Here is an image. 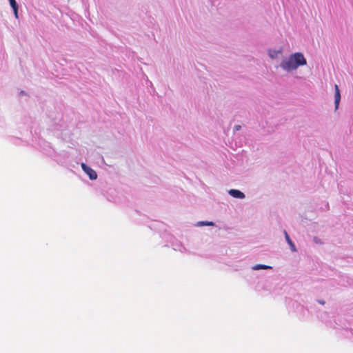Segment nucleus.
<instances>
[{
  "mask_svg": "<svg viewBox=\"0 0 353 353\" xmlns=\"http://www.w3.org/2000/svg\"><path fill=\"white\" fill-rule=\"evenodd\" d=\"M291 56L295 70L307 64V60L302 52H294L291 54Z\"/></svg>",
  "mask_w": 353,
  "mask_h": 353,
  "instance_id": "1",
  "label": "nucleus"
},
{
  "mask_svg": "<svg viewBox=\"0 0 353 353\" xmlns=\"http://www.w3.org/2000/svg\"><path fill=\"white\" fill-rule=\"evenodd\" d=\"M279 67L286 72H292L293 71H295L291 54L282 59L279 64Z\"/></svg>",
  "mask_w": 353,
  "mask_h": 353,
  "instance_id": "2",
  "label": "nucleus"
},
{
  "mask_svg": "<svg viewBox=\"0 0 353 353\" xmlns=\"http://www.w3.org/2000/svg\"><path fill=\"white\" fill-rule=\"evenodd\" d=\"M18 8H19V7H17V8H12V10H13V12H14V17H15L16 19H19Z\"/></svg>",
  "mask_w": 353,
  "mask_h": 353,
  "instance_id": "12",
  "label": "nucleus"
},
{
  "mask_svg": "<svg viewBox=\"0 0 353 353\" xmlns=\"http://www.w3.org/2000/svg\"><path fill=\"white\" fill-rule=\"evenodd\" d=\"M8 1L10 2V5L12 7V8H14L19 7L18 4H17V3L16 2L15 0H8Z\"/></svg>",
  "mask_w": 353,
  "mask_h": 353,
  "instance_id": "10",
  "label": "nucleus"
},
{
  "mask_svg": "<svg viewBox=\"0 0 353 353\" xmlns=\"http://www.w3.org/2000/svg\"><path fill=\"white\" fill-rule=\"evenodd\" d=\"M319 303L320 304H322V305H324V304H325V301H324L323 300H320V301H319Z\"/></svg>",
  "mask_w": 353,
  "mask_h": 353,
  "instance_id": "13",
  "label": "nucleus"
},
{
  "mask_svg": "<svg viewBox=\"0 0 353 353\" xmlns=\"http://www.w3.org/2000/svg\"><path fill=\"white\" fill-rule=\"evenodd\" d=\"M313 241L316 244H319V245H321L323 244V241H321V239H320L319 237L317 236H314L313 238Z\"/></svg>",
  "mask_w": 353,
  "mask_h": 353,
  "instance_id": "11",
  "label": "nucleus"
},
{
  "mask_svg": "<svg viewBox=\"0 0 353 353\" xmlns=\"http://www.w3.org/2000/svg\"><path fill=\"white\" fill-rule=\"evenodd\" d=\"M240 128H241V126H240V125H236V126H235V129H236V130H240Z\"/></svg>",
  "mask_w": 353,
  "mask_h": 353,
  "instance_id": "14",
  "label": "nucleus"
},
{
  "mask_svg": "<svg viewBox=\"0 0 353 353\" xmlns=\"http://www.w3.org/2000/svg\"><path fill=\"white\" fill-rule=\"evenodd\" d=\"M228 194L236 199H243L245 198V195L243 192L239 190L230 189L228 190Z\"/></svg>",
  "mask_w": 353,
  "mask_h": 353,
  "instance_id": "4",
  "label": "nucleus"
},
{
  "mask_svg": "<svg viewBox=\"0 0 353 353\" xmlns=\"http://www.w3.org/2000/svg\"><path fill=\"white\" fill-rule=\"evenodd\" d=\"M196 226H205V225H208V226H214V223L212 222V221H199L196 223Z\"/></svg>",
  "mask_w": 353,
  "mask_h": 353,
  "instance_id": "9",
  "label": "nucleus"
},
{
  "mask_svg": "<svg viewBox=\"0 0 353 353\" xmlns=\"http://www.w3.org/2000/svg\"><path fill=\"white\" fill-rule=\"evenodd\" d=\"M284 234H285V240H286L287 243H288V245L290 246L292 251L296 252V247H295L294 243L290 239L288 232L285 230L284 231Z\"/></svg>",
  "mask_w": 353,
  "mask_h": 353,
  "instance_id": "7",
  "label": "nucleus"
},
{
  "mask_svg": "<svg viewBox=\"0 0 353 353\" xmlns=\"http://www.w3.org/2000/svg\"><path fill=\"white\" fill-rule=\"evenodd\" d=\"M334 108L335 110H336L339 108L340 101H341V94L340 90L339 88V86L337 85H334Z\"/></svg>",
  "mask_w": 353,
  "mask_h": 353,
  "instance_id": "5",
  "label": "nucleus"
},
{
  "mask_svg": "<svg viewBox=\"0 0 353 353\" xmlns=\"http://www.w3.org/2000/svg\"><path fill=\"white\" fill-rule=\"evenodd\" d=\"M81 166L82 170L88 175L90 180H95L97 179V174L93 169L88 166L84 163H82Z\"/></svg>",
  "mask_w": 353,
  "mask_h": 353,
  "instance_id": "3",
  "label": "nucleus"
},
{
  "mask_svg": "<svg viewBox=\"0 0 353 353\" xmlns=\"http://www.w3.org/2000/svg\"><path fill=\"white\" fill-rule=\"evenodd\" d=\"M268 269H272V267L269 266V265H262V264H257L252 267V270H268Z\"/></svg>",
  "mask_w": 353,
  "mask_h": 353,
  "instance_id": "8",
  "label": "nucleus"
},
{
  "mask_svg": "<svg viewBox=\"0 0 353 353\" xmlns=\"http://www.w3.org/2000/svg\"><path fill=\"white\" fill-rule=\"evenodd\" d=\"M283 50L281 48H279L278 50L275 49H269L268 50V54L269 57L272 59H276L278 58V56L281 54H282Z\"/></svg>",
  "mask_w": 353,
  "mask_h": 353,
  "instance_id": "6",
  "label": "nucleus"
}]
</instances>
